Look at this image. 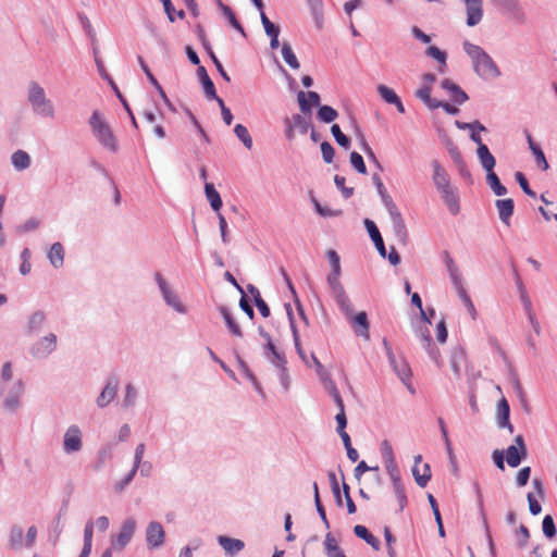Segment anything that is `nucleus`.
Returning <instances> with one entry per match:
<instances>
[{"label":"nucleus","mask_w":557,"mask_h":557,"mask_svg":"<svg viewBox=\"0 0 557 557\" xmlns=\"http://www.w3.org/2000/svg\"><path fill=\"white\" fill-rule=\"evenodd\" d=\"M326 258L331 265V272L326 275L325 278L326 284L341 311L345 315L349 317L351 314V301L346 294L344 285L341 282V258L338 253L333 249H329L326 251Z\"/></svg>","instance_id":"1"},{"label":"nucleus","mask_w":557,"mask_h":557,"mask_svg":"<svg viewBox=\"0 0 557 557\" xmlns=\"http://www.w3.org/2000/svg\"><path fill=\"white\" fill-rule=\"evenodd\" d=\"M462 49L471 61L473 72L482 79H495L500 70L493 58L479 45L469 40L462 42Z\"/></svg>","instance_id":"2"},{"label":"nucleus","mask_w":557,"mask_h":557,"mask_svg":"<svg viewBox=\"0 0 557 557\" xmlns=\"http://www.w3.org/2000/svg\"><path fill=\"white\" fill-rule=\"evenodd\" d=\"M26 100L33 114L40 119L54 120L57 107L49 98L46 89L36 81H30L26 87Z\"/></svg>","instance_id":"3"},{"label":"nucleus","mask_w":557,"mask_h":557,"mask_svg":"<svg viewBox=\"0 0 557 557\" xmlns=\"http://www.w3.org/2000/svg\"><path fill=\"white\" fill-rule=\"evenodd\" d=\"M88 125L98 144L111 153L119 151V139L103 113L94 110L88 120Z\"/></svg>","instance_id":"4"},{"label":"nucleus","mask_w":557,"mask_h":557,"mask_svg":"<svg viewBox=\"0 0 557 557\" xmlns=\"http://www.w3.org/2000/svg\"><path fill=\"white\" fill-rule=\"evenodd\" d=\"M25 383L17 379L11 384H0L1 407L7 414H16L24 405Z\"/></svg>","instance_id":"5"},{"label":"nucleus","mask_w":557,"mask_h":557,"mask_svg":"<svg viewBox=\"0 0 557 557\" xmlns=\"http://www.w3.org/2000/svg\"><path fill=\"white\" fill-rule=\"evenodd\" d=\"M376 190H377V194L381 198V201H382L384 208L388 212V215H389V219L392 222V228H393V232H394L396 238L398 239L399 243L406 244L408 233H407V227L405 225V222H404V219H403V215H401L399 209L397 208L393 198L387 193L383 183L377 184Z\"/></svg>","instance_id":"6"},{"label":"nucleus","mask_w":557,"mask_h":557,"mask_svg":"<svg viewBox=\"0 0 557 557\" xmlns=\"http://www.w3.org/2000/svg\"><path fill=\"white\" fill-rule=\"evenodd\" d=\"M153 280L158 285L159 293L165 306L178 314H187L189 308L183 301L176 288L160 272L153 274Z\"/></svg>","instance_id":"7"},{"label":"nucleus","mask_w":557,"mask_h":557,"mask_svg":"<svg viewBox=\"0 0 557 557\" xmlns=\"http://www.w3.org/2000/svg\"><path fill=\"white\" fill-rule=\"evenodd\" d=\"M59 342V336L54 332H46L29 345L27 352L35 361L47 360L58 351Z\"/></svg>","instance_id":"8"},{"label":"nucleus","mask_w":557,"mask_h":557,"mask_svg":"<svg viewBox=\"0 0 557 557\" xmlns=\"http://www.w3.org/2000/svg\"><path fill=\"white\" fill-rule=\"evenodd\" d=\"M84 449V432L81 425L72 423L62 434L61 450L67 457L77 456Z\"/></svg>","instance_id":"9"},{"label":"nucleus","mask_w":557,"mask_h":557,"mask_svg":"<svg viewBox=\"0 0 557 557\" xmlns=\"http://www.w3.org/2000/svg\"><path fill=\"white\" fill-rule=\"evenodd\" d=\"M137 530V521L133 517L125 518L117 531L111 536V548L117 552L123 550L133 540Z\"/></svg>","instance_id":"10"},{"label":"nucleus","mask_w":557,"mask_h":557,"mask_svg":"<svg viewBox=\"0 0 557 557\" xmlns=\"http://www.w3.org/2000/svg\"><path fill=\"white\" fill-rule=\"evenodd\" d=\"M384 345L386 347V355L388 358V361L395 372V374L398 376V379L401 381V383L408 388V391L413 394L414 388L412 387V384L410 382L411 377V369L409 367V363L404 358H396L392 351V349L387 346L386 341H384Z\"/></svg>","instance_id":"11"},{"label":"nucleus","mask_w":557,"mask_h":557,"mask_svg":"<svg viewBox=\"0 0 557 557\" xmlns=\"http://www.w3.org/2000/svg\"><path fill=\"white\" fill-rule=\"evenodd\" d=\"M145 541L148 550H157L164 546L166 534L161 522L152 520L147 523Z\"/></svg>","instance_id":"12"},{"label":"nucleus","mask_w":557,"mask_h":557,"mask_svg":"<svg viewBox=\"0 0 557 557\" xmlns=\"http://www.w3.org/2000/svg\"><path fill=\"white\" fill-rule=\"evenodd\" d=\"M429 325H431V323H428L421 319L420 322L413 324V332H414L416 337L421 342L422 347L429 354L430 358L434 362L438 363L440 351L433 344V341H432V337L430 334V330H429Z\"/></svg>","instance_id":"13"},{"label":"nucleus","mask_w":557,"mask_h":557,"mask_svg":"<svg viewBox=\"0 0 557 557\" xmlns=\"http://www.w3.org/2000/svg\"><path fill=\"white\" fill-rule=\"evenodd\" d=\"M48 322V312L45 309L37 308L32 310L24 320V333L26 335L38 334Z\"/></svg>","instance_id":"14"},{"label":"nucleus","mask_w":557,"mask_h":557,"mask_svg":"<svg viewBox=\"0 0 557 557\" xmlns=\"http://www.w3.org/2000/svg\"><path fill=\"white\" fill-rule=\"evenodd\" d=\"M483 170L486 172V184L492 189V191L496 196H504L507 194V188L500 183L498 176L494 172V168L496 164L495 158L485 159V161L480 162Z\"/></svg>","instance_id":"15"},{"label":"nucleus","mask_w":557,"mask_h":557,"mask_svg":"<svg viewBox=\"0 0 557 557\" xmlns=\"http://www.w3.org/2000/svg\"><path fill=\"white\" fill-rule=\"evenodd\" d=\"M285 136L288 140H293L296 134L305 135L310 128V122L300 114H294L285 119Z\"/></svg>","instance_id":"16"},{"label":"nucleus","mask_w":557,"mask_h":557,"mask_svg":"<svg viewBox=\"0 0 557 557\" xmlns=\"http://www.w3.org/2000/svg\"><path fill=\"white\" fill-rule=\"evenodd\" d=\"M466 10V24L474 27L483 20V0H463Z\"/></svg>","instance_id":"17"},{"label":"nucleus","mask_w":557,"mask_h":557,"mask_svg":"<svg viewBox=\"0 0 557 557\" xmlns=\"http://www.w3.org/2000/svg\"><path fill=\"white\" fill-rule=\"evenodd\" d=\"M442 197L444 205L451 215H457L460 212V197L459 191L453 184L448 187L437 190Z\"/></svg>","instance_id":"18"},{"label":"nucleus","mask_w":557,"mask_h":557,"mask_svg":"<svg viewBox=\"0 0 557 557\" xmlns=\"http://www.w3.org/2000/svg\"><path fill=\"white\" fill-rule=\"evenodd\" d=\"M263 356L267 361L271 364L273 371L281 369L282 367L287 364V359L285 354L282 350H278L272 341H269L268 344L263 347Z\"/></svg>","instance_id":"19"},{"label":"nucleus","mask_w":557,"mask_h":557,"mask_svg":"<svg viewBox=\"0 0 557 557\" xmlns=\"http://www.w3.org/2000/svg\"><path fill=\"white\" fill-rule=\"evenodd\" d=\"M216 542L228 557H235L245 548L244 541L227 535H219Z\"/></svg>","instance_id":"20"},{"label":"nucleus","mask_w":557,"mask_h":557,"mask_svg":"<svg viewBox=\"0 0 557 557\" xmlns=\"http://www.w3.org/2000/svg\"><path fill=\"white\" fill-rule=\"evenodd\" d=\"M345 317L349 320L355 333L358 336L369 338V322L364 311L355 314L354 308L351 307V314L349 317Z\"/></svg>","instance_id":"21"},{"label":"nucleus","mask_w":557,"mask_h":557,"mask_svg":"<svg viewBox=\"0 0 557 557\" xmlns=\"http://www.w3.org/2000/svg\"><path fill=\"white\" fill-rule=\"evenodd\" d=\"M380 451H381L387 474L392 475V474L398 473L399 469H398V466L395 460L393 446L387 440H384L381 443Z\"/></svg>","instance_id":"22"},{"label":"nucleus","mask_w":557,"mask_h":557,"mask_svg":"<svg viewBox=\"0 0 557 557\" xmlns=\"http://www.w3.org/2000/svg\"><path fill=\"white\" fill-rule=\"evenodd\" d=\"M117 392V383L115 380H108L102 391L96 398L98 408L103 409L109 406L115 398Z\"/></svg>","instance_id":"23"},{"label":"nucleus","mask_w":557,"mask_h":557,"mask_svg":"<svg viewBox=\"0 0 557 557\" xmlns=\"http://www.w3.org/2000/svg\"><path fill=\"white\" fill-rule=\"evenodd\" d=\"M311 359L315 366V372H317L318 376L320 377L321 381L324 382V384L330 393V396L333 398V400L342 397L338 388L336 387L335 383L330 379V375L325 371L322 363L318 360V358L314 355L311 356Z\"/></svg>","instance_id":"24"},{"label":"nucleus","mask_w":557,"mask_h":557,"mask_svg":"<svg viewBox=\"0 0 557 557\" xmlns=\"http://www.w3.org/2000/svg\"><path fill=\"white\" fill-rule=\"evenodd\" d=\"M311 359L315 366V372H317L318 376L320 377L321 381L324 382V384L330 393V396L333 398V400L342 397L338 388L336 387L335 383L330 379V375L325 371L322 363L318 360V358L314 355L311 356Z\"/></svg>","instance_id":"25"},{"label":"nucleus","mask_w":557,"mask_h":557,"mask_svg":"<svg viewBox=\"0 0 557 557\" xmlns=\"http://www.w3.org/2000/svg\"><path fill=\"white\" fill-rule=\"evenodd\" d=\"M431 166L433 170L432 182L436 190H440L451 185L449 174L437 160H433L431 162Z\"/></svg>","instance_id":"26"},{"label":"nucleus","mask_w":557,"mask_h":557,"mask_svg":"<svg viewBox=\"0 0 557 557\" xmlns=\"http://www.w3.org/2000/svg\"><path fill=\"white\" fill-rule=\"evenodd\" d=\"M490 2L513 18L520 20L524 15L518 0H490Z\"/></svg>","instance_id":"27"},{"label":"nucleus","mask_w":557,"mask_h":557,"mask_svg":"<svg viewBox=\"0 0 557 557\" xmlns=\"http://www.w3.org/2000/svg\"><path fill=\"white\" fill-rule=\"evenodd\" d=\"M13 169L17 172L26 171L32 165V157L23 149L15 150L10 157Z\"/></svg>","instance_id":"28"},{"label":"nucleus","mask_w":557,"mask_h":557,"mask_svg":"<svg viewBox=\"0 0 557 557\" xmlns=\"http://www.w3.org/2000/svg\"><path fill=\"white\" fill-rule=\"evenodd\" d=\"M495 207L498 212L499 220L507 226L510 225V218L513 213L515 203L510 198L498 199L495 201Z\"/></svg>","instance_id":"29"},{"label":"nucleus","mask_w":557,"mask_h":557,"mask_svg":"<svg viewBox=\"0 0 557 557\" xmlns=\"http://www.w3.org/2000/svg\"><path fill=\"white\" fill-rule=\"evenodd\" d=\"M64 257H65L64 247L60 242L53 243L47 252V258L49 260V263L54 269H60L63 267Z\"/></svg>","instance_id":"30"},{"label":"nucleus","mask_w":557,"mask_h":557,"mask_svg":"<svg viewBox=\"0 0 557 557\" xmlns=\"http://www.w3.org/2000/svg\"><path fill=\"white\" fill-rule=\"evenodd\" d=\"M388 476L392 481L393 491H394V494H395L397 503H398V507H399L398 510L403 511L407 505V495H406L405 486L400 479V473L398 472V473H395V474H392Z\"/></svg>","instance_id":"31"},{"label":"nucleus","mask_w":557,"mask_h":557,"mask_svg":"<svg viewBox=\"0 0 557 557\" xmlns=\"http://www.w3.org/2000/svg\"><path fill=\"white\" fill-rule=\"evenodd\" d=\"M510 407L506 398H502L497 404V423L498 426L507 428L510 433L513 432V426L509 421Z\"/></svg>","instance_id":"32"},{"label":"nucleus","mask_w":557,"mask_h":557,"mask_svg":"<svg viewBox=\"0 0 557 557\" xmlns=\"http://www.w3.org/2000/svg\"><path fill=\"white\" fill-rule=\"evenodd\" d=\"M441 87L449 94L451 100L457 104H462L468 100V95L457 84L449 79H444L441 83Z\"/></svg>","instance_id":"33"},{"label":"nucleus","mask_w":557,"mask_h":557,"mask_svg":"<svg viewBox=\"0 0 557 557\" xmlns=\"http://www.w3.org/2000/svg\"><path fill=\"white\" fill-rule=\"evenodd\" d=\"M8 547L12 550H20L24 547V530L21 525L14 524L10 528Z\"/></svg>","instance_id":"34"},{"label":"nucleus","mask_w":557,"mask_h":557,"mask_svg":"<svg viewBox=\"0 0 557 557\" xmlns=\"http://www.w3.org/2000/svg\"><path fill=\"white\" fill-rule=\"evenodd\" d=\"M364 225L367 227V231L371 237V239L373 240L374 245H375V248L377 249L379 253L385 258L386 257V249H385V245H384V242H383V238L380 234V231L379 228L376 227L375 223L369 219H366L364 220Z\"/></svg>","instance_id":"35"},{"label":"nucleus","mask_w":557,"mask_h":557,"mask_svg":"<svg viewBox=\"0 0 557 557\" xmlns=\"http://www.w3.org/2000/svg\"><path fill=\"white\" fill-rule=\"evenodd\" d=\"M412 475L414 478L416 483L420 487H424L428 485L431 479V469L428 463H423L421 466L413 465L412 467Z\"/></svg>","instance_id":"36"},{"label":"nucleus","mask_w":557,"mask_h":557,"mask_svg":"<svg viewBox=\"0 0 557 557\" xmlns=\"http://www.w3.org/2000/svg\"><path fill=\"white\" fill-rule=\"evenodd\" d=\"M470 132H471L470 133L471 140L478 145L476 156H478L479 162L485 161V158H486V160L493 158L494 156L491 153L488 147L482 143V138L479 134L480 131H470Z\"/></svg>","instance_id":"37"},{"label":"nucleus","mask_w":557,"mask_h":557,"mask_svg":"<svg viewBox=\"0 0 557 557\" xmlns=\"http://www.w3.org/2000/svg\"><path fill=\"white\" fill-rule=\"evenodd\" d=\"M219 312L221 313L222 318L225 321L226 326L228 327L230 332L236 336V337H243V332L238 323L233 318L231 311L222 306L219 308Z\"/></svg>","instance_id":"38"},{"label":"nucleus","mask_w":557,"mask_h":557,"mask_svg":"<svg viewBox=\"0 0 557 557\" xmlns=\"http://www.w3.org/2000/svg\"><path fill=\"white\" fill-rule=\"evenodd\" d=\"M205 194L210 202L211 208L220 213V209L222 208V199L218 190L215 189L214 185L212 183H206L205 184Z\"/></svg>","instance_id":"39"},{"label":"nucleus","mask_w":557,"mask_h":557,"mask_svg":"<svg viewBox=\"0 0 557 557\" xmlns=\"http://www.w3.org/2000/svg\"><path fill=\"white\" fill-rule=\"evenodd\" d=\"M355 534L366 541L374 550H379L381 547L380 541L369 532V530L361 524L354 528Z\"/></svg>","instance_id":"40"},{"label":"nucleus","mask_w":557,"mask_h":557,"mask_svg":"<svg viewBox=\"0 0 557 557\" xmlns=\"http://www.w3.org/2000/svg\"><path fill=\"white\" fill-rule=\"evenodd\" d=\"M324 550L327 557H346L344 550L338 546L337 541L331 533L325 535Z\"/></svg>","instance_id":"41"},{"label":"nucleus","mask_w":557,"mask_h":557,"mask_svg":"<svg viewBox=\"0 0 557 557\" xmlns=\"http://www.w3.org/2000/svg\"><path fill=\"white\" fill-rule=\"evenodd\" d=\"M138 399V388L133 383H127L124 388L122 406L124 408L134 407Z\"/></svg>","instance_id":"42"},{"label":"nucleus","mask_w":557,"mask_h":557,"mask_svg":"<svg viewBox=\"0 0 557 557\" xmlns=\"http://www.w3.org/2000/svg\"><path fill=\"white\" fill-rule=\"evenodd\" d=\"M234 134L238 140L244 145L245 148L250 150L253 146L252 137L248 128L243 124H236L234 127Z\"/></svg>","instance_id":"43"},{"label":"nucleus","mask_w":557,"mask_h":557,"mask_svg":"<svg viewBox=\"0 0 557 557\" xmlns=\"http://www.w3.org/2000/svg\"><path fill=\"white\" fill-rule=\"evenodd\" d=\"M417 98L422 100L425 106L430 109H437L438 103L436 99L431 98V87L429 85H423L416 91Z\"/></svg>","instance_id":"44"},{"label":"nucleus","mask_w":557,"mask_h":557,"mask_svg":"<svg viewBox=\"0 0 557 557\" xmlns=\"http://www.w3.org/2000/svg\"><path fill=\"white\" fill-rule=\"evenodd\" d=\"M506 461L509 467L516 468L520 465L521 460L527 456L521 455V450L516 445H510L506 451Z\"/></svg>","instance_id":"45"},{"label":"nucleus","mask_w":557,"mask_h":557,"mask_svg":"<svg viewBox=\"0 0 557 557\" xmlns=\"http://www.w3.org/2000/svg\"><path fill=\"white\" fill-rule=\"evenodd\" d=\"M284 61L294 70H298L300 63L289 44L284 42L281 50Z\"/></svg>","instance_id":"46"},{"label":"nucleus","mask_w":557,"mask_h":557,"mask_svg":"<svg viewBox=\"0 0 557 557\" xmlns=\"http://www.w3.org/2000/svg\"><path fill=\"white\" fill-rule=\"evenodd\" d=\"M218 4L219 7L221 8L224 16L226 17V20L228 21V23L236 29L238 30L243 36H245V30L243 28V26L240 25V23L237 21L234 12L232 11V9L225 4H223L221 2V0H218Z\"/></svg>","instance_id":"47"},{"label":"nucleus","mask_w":557,"mask_h":557,"mask_svg":"<svg viewBox=\"0 0 557 557\" xmlns=\"http://www.w3.org/2000/svg\"><path fill=\"white\" fill-rule=\"evenodd\" d=\"M425 53L426 55H429L430 58L436 60L441 65L438 67V71L441 73H444L445 72V69H446V53L444 51H442L441 49H438L437 47L435 46H430L426 50H425Z\"/></svg>","instance_id":"48"},{"label":"nucleus","mask_w":557,"mask_h":557,"mask_svg":"<svg viewBox=\"0 0 557 557\" xmlns=\"http://www.w3.org/2000/svg\"><path fill=\"white\" fill-rule=\"evenodd\" d=\"M338 116L337 111L330 106H320L318 110V119L323 123H331Z\"/></svg>","instance_id":"49"},{"label":"nucleus","mask_w":557,"mask_h":557,"mask_svg":"<svg viewBox=\"0 0 557 557\" xmlns=\"http://www.w3.org/2000/svg\"><path fill=\"white\" fill-rule=\"evenodd\" d=\"M376 90H377L379 95L381 96V98L388 104H394L399 99L397 94L391 87H388L386 85H383V84L377 85Z\"/></svg>","instance_id":"50"},{"label":"nucleus","mask_w":557,"mask_h":557,"mask_svg":"<svg viewBox=\"0 0 557 557\" xmlns=\"http://www.w3.org/2000/svg\"><path fill=\"white\" fill-rule=\"evenodd\" d=\"M113 458V445L104 444L97 451V465L103 466L107 461Z\"/></svg>","instance_id":"51"},{"label":"nucleus","mask_w":557,"mask_h":557,"mask_svg":"<svg viewBox=\"0 0 557 557\" xmlns=\"http://www.w3.org/2000/svg\"><path fill=\"white\" fill-rule=\"evenodd\" d=\"M145 450H146V445L144 443H139L136 445L135 450H134L133 467H132L131 471H134L135 473L138 472L141 463L145 462L144 461Z\"/></svg>","instance_id":"52"},{"label":"nucleus","mask_w":557,"mask_h":557,"mask_svg":"<svg viewBox=\"0 0 557 557\" xmlns=\"http://www.w3.org/2000/svg\"><path fill=\"white\" fill-rule=\"evenodd\" d=\"M282 388L284 392H288L290 387V376L287 369V364L274 371Z\"/></svg>","instance_id":"53"},{"label":"nucleus","mask_w":557,"mask_h":557,"mask_svg":"<svg viewBox=\"0 0 557 557\" xmlns=\"http://www.w3.org/2000/svg\"><path fill=\"white\" fill-rule=\"evenodd\" d=\"M201 546L200 539L190 540L185 546H183L177 557H194V552Z\"/></svg>","instance_id":"54"},{"label":"nucleus","mask_w":557,"mask_h":557,"mask_svg":"<svg viewBox=\"0 0 557 557\" xmlns=\"http://www.w3.org/2000/svg\"><path fill=\"white\" fill-rule=\"evenodd\" d=\"M13 381V363L5 361L0 369V384H11Z\"/></svg>","instance_id":"55"},{"label":"nucleus","mask_w":557,"mask_h":557,"mask_svg":"<svg viewBox=\"0 0 557 557\" xmlns=\"http://www.w3.org/2000/svg\"><path fill=\"white\" fill-rule=\"evenodd\" d=\"M458 296L461 300V302L463 304V306L466 307L468 313L470 314V317L475 320L476 319V315H478V312H476V309L470 298V296L468 295L467 290H459L458 293Z\"/></svg>","instance_id":"56"},{"label":"nucleus","mask_w":557,"mask_h":557,"mask_svg":"<svg viewBox=\"0 0 557 557\" xmlns=\"http://www.w3.org/2000/svg\"><path fill=\"white\" fill-rule=\"evenodd\" d=\"M40 226V220L36 218H29L16 227V232L20 234H26L36 231Z\"/></svg>","instance_id":"57"},{"label":"nucleus","mask_w":557,"mask_h":557,"mask_svg":"<svg viewBox=\"0 0 557 557\" xmlns=\"http://www.w3.org/2000/svg\"><path fill=\"white\" fill-rule=\"evenodd\" d=\"M332 135L334 136L336 143L347 149L350 146L349 138L341 131V127L337 124H333L331 127Z\"/></svg>","instance_id":"58"},{"label":"nucleus","mask_w":557,"mask_h":557,"mask_svg":"<svg viewBox=\"0 0 557 557\" xmlns=\"http://www.w3.org/2000/svg\"><path fill=\"white\" fill-rule=\"evenodd\" d=\"M313 205L317 213L324 218H334L342 214V210H334L326 206H322L317 199H313Z\"/></svg>","instance_id":"59"},{"label":"nucleus","mask_w":557,"mask_h":557,"mask_svg":"<svg viewBox=\"0 0 557 557\" xmlns=\"http://www.w3.org/2000/svg\"><path fill=\"white\" fill-rule=\"evenodd\" d=\"M351 166L360 174H367V168L360 153L352 151L349 157Z\"/></svg>","instance_id":"60"},{"label":"nucleus","mask_w":557,"mask_h":557,"mask_svg":"<svg viewBox=\"0 0 557 557\" xmlns=\"http://www.w3.org/2000/svg\"><path fill=\"white\" fill-rule=\"evenodd\" d=\"M250 292L256 293L255 302H256V306H257L258 310L260 311L261 315L263 318H268L270 315V309H269L268 305L265 304V301L261 298L259 290L256 287L250 286Z\"/></svg>","instance_id":"61"},{"label":"nucleus","mask_w":557,"mask_h":557,"mask_svg":"<svg viewBox=\"0 0 557 557\" xmlns=\"http://www.w3.org/2000/svg\"><path fill=\"white\" fill-rule=\"evenodd\" d=\"M543 533L546 537L552 539L556 535V527L552 516L547 515L544 517L542 522Z\"/></svg>","instance_id":"62"},{"label":"nucleus","mask_w":557,"mask_h":557,"mask_svg":"<svg viewBox=\"0 0 557 557\" xmlns=\"http://www.w3.org/2000/svg\"><path fill=\"white\" fill-rule=\"evenodd\" d=\"M264 32L265 34L271 38V41H270V47L271 49H277L278 46H280V41H278V35H280V28L273 24V25H268V27L264 28Z\"/></svg>","instance_id":"63"},{"label":"nucleus","mask_w":557,"mask_h":557,"mask_svg":"<svg viewBox=\"0 0 557 557\" xmlns=\"http://www.w3.org/2000/svg\"><path fill=\"white\" fill-rule=\"evenodd\" d=\"M447 150H448V153H449L450 158L453 159V161L459 168L465 165L461 152L459 151L458 147L450 140L447 143Z\"/></svg>","instance_id":"64"}]
</instances>
